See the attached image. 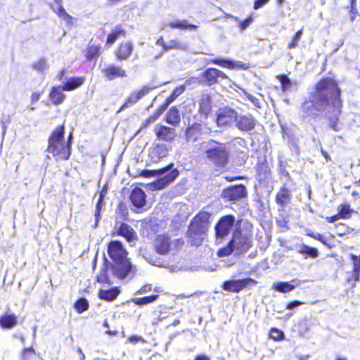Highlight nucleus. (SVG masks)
Masks as SVG:
<instances>
[{"label":"nucleus","mask_w":360,"mask_h":360,"mask_svg":"<svg viewBox=\"0 0 360 360\" xmlns=\"http://www.w3.org/2000/svg\"><path fill=\"white\" fill-rule=\"evenodd\" d=\"M158 297V295H153L144 297L134 298V299H133L132 301L134 303H135L137 305H145V304H148L149 303L155 302Z\"/></svg>","instance_id":"38"},{"label":"nucleus","mask_w":360,"mask_h":360,"mask_svg":"<svg viewBox=\"0 0 360 360\" xmlns=\"http://www.w3.org/2000/svg\"><path fill=\"white\" fill-rule=\"evenodd\" d=\"M340 218H341L340 215L338 213L337 214H335L334 216L327 217L326 220L328 222L333 223V222L338 221V219H340Z\"/></svg>","instance_id":"58"},{"label":"nucleus","mask_w":360,"mask_h":360,"mask_svg":"<svg viewBox=\"0 0 360 360\" xmlns=\"http://www.w3.org/2000/svg\"><path fill=\"white\" fill-rule=\"evenodd\" d=\"M350 258L353 262V269L360 271V259H359V257L354 254H350Z\"/></svg>","instance_id":"50"},{"label":"nucleus","mask_w":360,"mask_h":360,"mask_svg":"<svg viewBox=\"0 0 360 360\" xmlns=\"http://www.w3.org/2000/svg\"><path fill=\"white\" fill-rule=\"evenodd\" d=\"M103 205V200H98V202L96 206V211H95V218H96V225L97 224L99 219H100V212L102 209Z\"/></svg>","instance_id":"48"},{"label":"nucleus","mask_w":360,"mask_h":360,"mask_svg":"<svg viewBox=\"0 0 360 360\" xmlns=\"http://www.w3.org/2000/svg\"><path fill=\"white\" fill-rule=\"evenodd\" d=\"M66 73V70L65 69H63L61 71H60L58 72V74L56 75V78L59 80V81H61L63 82V77L65 76Z\"/></svg>","instance_id":"59"},{"label":"nucleus","mask_w":360,"mask_h":360,"mask_svg":"<svg viewBox=\"0 0 360 360\" xmlns=\"http://www.w3.org/2000/svg\"><path fill=\"white\" fill-rule=\"evenodd\" d=\"M235 19L239 22V27L241 31L245 30L253 21V18L252 17H249L244 21H240L238 18H235Z\"/></svg>","instance_id":"47"},{"label":"nucleus","mask_w":360,"mask_h":360,"mask_svg":"<svg viewBox=\"0 0 360 360\" xmlns=\"http://www.w3.org/2000/svg\"><path fill=\"white\" fill-rule=\"evenodd\" d=\"M120 294V290L117 287L112 288L109 290H101L98 296L101 299L106 301H112L117 298Z\"/></svg>","instance_id":"32"},{"label":"nucleus","mask_w":360,"mask_h":360,"mask_svg":"<svg viewBox=\"0 0 360 360\" xmlns=\"http://www.w3.org/2000/svg\"><path fill=\"white\" fill-rule=\"evenodd\" d=\"M301 283L300 280L293 279L290 282H277L273 284L272 288L278 292L286 293L294 290Z\"/></svg>","instance_id":"22"},{"label":"nucleus","mask_w":360,"mask_h":360,"mask_svg":"<svg viewBox=\"0 0 360 360\" xmlns=\"http://www.w3.org/2000/svg\"><path fill=\"white\" fill-rule=\"evenodd\" d=\"M118 234L124 237L129 242L136 238V234L134 229L127 224H122L118 229Z\"/></svg>","instance_id":"29"},{"label":"nucleus","mask_w":360,"mask_h":360,"mask_svg":"<svg viewBox=\"0 0 360 360\" xmlns=\"http://www.w3.org/2000/svg\"><path fill=\"white\" fill-rule=\"evenodd\" d=\"M63 91H64L61 85L55 86L51 88L49 99L54 105H58L64 102L66 96Z\"/></svg>","instance_id":"25"},{"label":"nucleus","mask_w":360,"mask_h":360,"mask_svg":"<svg viewBox=\"0 0 360 360\" xmlns=\"http://www.w3.org/2000/svg\"><path fill=\"white\" fill-rule=\"evenodd\" d=\"M350 12L353 15L351 17V20H352V21H353L355 18V15L358 13L357 8H356V5H351Z\"/></svg>","instance_id":"60"},{"label":"nucleus","mask_w":360,"mask_h":360,"mask_svg":"<svg viewBox=\"0 0 360 360\" xmlns=\"http://www.w3.org/2000/svg\"><path fill=\"white\" fill-rule=\"evenodd\" d=\"M133 44L129 41L122 42L117 52V57L119 60H126L131 55L133 51Z\"/></svg>","instance_id":"27"},{"label":"nucleus","mask_w":360,"mask_h":360,"mask_svg":"<svg viewBox=\"0 0 360 360\" xmlns=\"http://www.w3.org/2000/svg\"><path fill=\"white\" fill-rule=\"evenodd\" d=\"M156 44L158 45V46H162L164 51H165V47L167 46V43L165 42V41H164V39H163V38L162 37H160L157 40Z\"/></svg>","instance_id":"64"},{"label":"nucleus","mask_w":360,"mask_h":360,"mask_svg":"<svg viewBox=\"0 0 360 360\" xmlns=\"http://www.w3.org/2000/svg\"><path fill=\"white\" fill-rule=\"evenodd\" d=\"M130 200L133 205L141 208L146 205V194L140 188H135L130 195Z\"/></svg>","instance_id":"23"},{"label":"nucleus","mask_w":360,"mask_h":360,"mask_svg":"<svg viewBox=\"0 0 360 360\" xmlns=\"http://www.w3.org/2000/svg\"><path fill=\"white\" fill-rule=\"evenodd\" d=\"M238 112L231 108H219L217 112L216 123L219 128H226L235 124Z\"/></svg>","instance_id":"9"},{"label":"nucleus","mask_w":360,"mask_h":360,"mask_svg":"<svg viewBox=\"0 0 360 360\" xmlns=\"http://www.w3.org/2000/svg\"><path fill=\"white\" fill-rule=\"evenodd\" d=\"M302 304H303V302H302L300 301H297V300L296 301H293V302H289L287 304L286 308L288 309H293L295 307L302 305Z\"/></svg>","instance_id":"55"},{"label":"nucleus","mask_w":360,"mask_h":360,"mask_svg":"<svg viewBox=\"0 0 360 360\" xmlns=\"http://www.w3.org/2000/svg\"><path fill=\"white\" fill-rule=\"evenodd\" d=\"M269 1V0H256L254 4V8L257 10L266 4Z\"/></svg>","instance_id":"52"},{"label":"nucleus","mask_w":360,"mask_h":360,"mask_svg":"<svg viewBox=\"0 0 360 360\" xmlns=\"http://www.w3.org/2000/svg\"><path fill=\"white\" fill-rule=\"evenodd\" d=\"M281 82L282 85H283L284 87H285V86H288V85H290V79H289L287 76H285V75H283V76L281 77Z\"/></svg>","instance_id":"57"},{"label":"nucleus","mask_w":360,"mask_h":360,"mask_svg":"<svg viewBox=\"0 0 360 360\" xmlns=\"http://www.w3.org/2000/svg\"><path fill=\"white\" fill-rule=\"evenodd\" d=\"M181 120L179 110L175 107H172L166 115V121L168 124L174 127L177 126Z\"/></svg>","instance_id":"31"},{"label":"nucleus","mask_w":360,"mask_h":360,"mask_svg":"<svg viewBox=\"0 0 360 360\" xmlns=\"http://www.w3.org/2000/svg\"><path fill=\"white\" fill-rule=\"evenodd\" d=\"M17 323V317L15 315H4L0 317V325L4 328H11Z\"/></svg>","instance_id":"34"},{"label":"nucleus","mask_w":360,"mask_h":360,"mask_svg":"<svg viewBox=\"0 0 360 360\" xmlns=\"http://www.w3.org/2000/svg\"><path fill=\"white\" fill-rule=\"evenodd\" d=\"M108 252L115 262L113 271L118 278H123L130 274H134V267L127 259V252L120 242H110L108 245Z\"/></svg>","instance_id":"2"},{"label":"nucleus","mask_w":360,"mask_h":360,"mask_svg":"<svg viewBox=\"0 0 360 360\" xmlns=\"http://www.w3.org/2000/svg\"><path fill=\"white\" fill-rule=\"evenodd\" d=\"M184 243L181 239H174L167 235H158L154 241L156 252L160 255H166L173 248H177L178 245Z\"/></svg>","instance_id":"8"},{"label":"nucleus","mask_w":360,"mask_h":360,"mask_svg":"<svg viewBox=\"0 0 360 360\" xmlns=\"http://www.w3.org/2000/svg\"><path fill=\"white\" fill-rule=\"evenodd\" d=\"M202 77L205 79L209 86L213 85L218 82V79H227L228 77L222 71L216 68H208L202 73Z\"/></svg>","instance_id":"18"},{"label":"nucleus","mask_w":360,"mask_h":360,"mask_svg":"<svg viewBox=\"0 0 360 360\" xmlns=\"http://www.w3.org/2000/svg\"><path fill=\"white\" fill-rule=\"evenodd\" d=\"M155 121V116H150L145 120L141 124V129L146 127L148 124Z\"/></svg>","instance_id":"56"},{"label":"nucleus","mask_w":360,"mask_h":360,"mask_svg":"<svg viewBox=\"0 0 360 360\" xmlns=\"http://www.w3.org/2000/svg\"><path fill=\"white\" fill-rule=\"evenodd\" d=\"M340 90L337 83L332 79H321L311 93L309 100L302 104L303 112L307 116H316L319 112L326 110L330 104L339 107Z\"/></svg>","instance_id":"1"},{"label":"nucleus","mask_w":360,"mask_h":360,"mask_svg":"<svg viewBox=\"0 0 360 360\" xmlns=\"http://www.w3.org/2000/svg\"><path fill=\"white\" fill-rule=\"evenodd\" d=\"M169 152V148L165 143H157L153 145L149 152V157L151 162L157 163L165 158Z\"/></svg>","instance_id":"16"},{"label":"nucleus","mask_w":360,"mask_h":360,"mask_svg":"<svg viewBox=\"0 0 360 360\" xmlns=\"http://www.w3.org/2000/svg\"><path fill=\"white\" fill-rule=\"evenodd\" d=\"M85 81L83 77H69L63 81L62 87L64 91H73L81 86Z\"/></svg>","instance_id":"24"},{"label":"nucleus","mask_w":360,"mask_h":360,"mask_svg":"<svg viewBox=\"0 0 360 360\" xmlns=\"http://www.w3.org/2000/svg\"><path fill=\"white\" fill-rule=\"evenodd\" d=\"M287 222L288 221L285 219H278L276 221L278 226L283 228L286 227Z\"/></svg>","instance_id":"62"},{"label":"nucleus","mask_w":360,"mask_h":360,"mask_svg":"<svg viewBox=\"0 0 360 360\" xmlns=\"http://www.w3.org/2000/svg\"><path fill=\"white\" fill-rule=\"evenodd\" d=\"M336 233L339 236H344L352 233L354 229L346 226L345 224H340L336 225Z\"/></svg>","instance_id":"43"},{"label":"nucleus","mask_w":360,"mask_h":360,"mask_svg":"<svg viewBox=\"0 0 360 360\" xmlns=\"http://www.w3.org/2000/svg\"><path fill=\"white\" fill-rule=\"evenodd\" d=\"M153 87L144 86L141 90L133 91L127 98L126 102L122 105L120 110H123L136 104L140 99L147 95Z\"/></svg>","instance_id":"14"},{"label":"nucleus","mask_w":360,"mask_h":360,"mask_svg":"<svg viewBox=\"0 0 360 360\" xmlns=\"http://www.w3.org/2000/svg\"><path fill=\"white\" fill-rule=\"evenodd\" d=\"M212 110L211 97L207 94H203L199 101V112L200 115L207 117Z\"/></svg>","instance_id":"26"},{"label":"nucleus","mask_w":360,"mask_h":360,"mask_svg":"<svg viewBox=\"0 0 360 360\" xmlns=\"http://www.w3.org/2000/svg\"><path fill=\"white\" fill-rule=\"evenodd\" d=\"M256 124V120L250 114L237 115L235 126L241 131H250L252 130Z\"/></svg>","instance_id":"13"},{"label":"nucleus","mask_w":360,"mask_h":360,"mask_svg":"<svg viewBox=\"0 0 360 360\" xmlns=\"http://www.w3.org/2000/svg\"><path fill=\"white\" fill-rule=\"evenodd\" d=\"M35 355V352L32 347L23 349L21 356V360H32Z\"/></svg>","instance_id":"44"},{"label":"nucleus","mask_w":360,"mask_h":360,"mask_svg":"<svg viewBox=\"0 0 360 360\" xmlns=\"http://www.w3.org/2000/svg\"><path fill=\"white\" fill-rule=\"evenodd\" d=\"M75 307L77 309V312L82 313L84 311L87 310L89 307V302L86 299L81 298L76 302Z\"/></svg>","instance_id":"41"},{"label":"nucleus","mask_w":360,"mask_h":360,"mask_svg":"<svg viewBox=\"0 0 360 360\" xmlns=\"http://www.w3.org/2000/svg\"><path fill=\"white\" fill-rule=\"evenodd\" d=\"M257 172L258 175L260 176L262 174L265 175L268 172V167L266 163H259L257 165Z\"/></svg>","instance_id":"49"},{"label":"nucleus","mask_w":360,"mask_h":360,"mask_svg":"<svg viewBox=\"0 0 360 360\" xmlns=\"http://www.w3.org/2000/svg\"><path fill=\"white\" fill-rule=\"evenodd\" d=\"M174 165L172 163L168 166L156 170L143 169L141 172V176L144 177H150L155 176H163L153 182L150 186L154 190H160L167 186L169 183L173 181L179 175V171L173 169Z\"/></svg>","instance_id":"6"},{"label":"nucleus","mask_w":360,"mask_h":360,"mask_svg":"<svg viewBox=\"0 0 360 360\" xmlns=\"http://www.w3.org/2000/svg\"><path fill=\"white\" fill-rule=\"evenodd\" d=\"M235 222V217L226 215L221 217L215 226L216 236L217 238H224L229 233Z\"/></svg>","instance_id":"12"},{"label":"nucleus","mask_w":360,"mask_h":360,"mask_svg":"<svg viewBox=\"0 0 360 360\" xmlns=\"http://www.w3.org/2000/svg\"><path fill=\"white\" fill-rule=\"evenodd\" d=\"M298 252L302 255H306L311 257L315 258L318 256V250L315 248L309 247L307 245L302 244L300 245Z\"/></svg>","instance_id":"35"},{"label":"nucleus","mask_w":360,"mask_h":360,"mask_svg":"<svg viewBox=\"0 0 360 360\" xmlns=\"http://www.w3.org/2000/svg\"><path fill=\"white\" fill-rule=\"evenodd\" d=\"M202 134V124L194 123L188 127L185 131L186 139L188 142H195L198 140Z\"/></svg>","instance_id":"20"},{"label":"nucleus","mask_w":360,"mask_h":360,"mask_svg":"<svg viewBox=\"0 0 360 360\" xmlns=\"http://www.w3.org/2000/svg\"><path fill=\"white\" fill-rule=\"evenodd\" d=\"M126 31L121 25L115 26L108 34L106 40L108 44H112L120 37H125Z\"/></svg>","instance_id":"30"},{"label":"nucleus","mask_w":360,"mask_h":360,"mask_svg":"<svg viewBox=\"0 0 360 360\" xmlns=\"http://www.w3.org/2000/svg\"><path fill=\"white\" fill-rule=\"evenodd\" d=\"M206 159L217 167H224L229 162V147L227 143L210 139L202 143L200 147Z\"/></svg>","instance_id":"4"},{"label":"nucleus","mask_w":360,"mask_h":360,"mask_svg":"<svg viewBox=\"0 0 360 360\" xmlns=\"http://www.w3.org/2000/svg\"><path fill=\"white\" fill-rule=\"evenodd\" d=\"M338 210L340 217L343 219H349L351 217V214L354 212L348 204L340 205Z\"/></svg>","instance_id":"37"},{"label":"nucleus","mask_w":360,"mask_h":360,"mask_svg":"<svg viewBox=\"0 0 360 360\" xmlns=\"http://www.w3.org/2000/svg\"><path fill=\"white\" fill-rule=\"evenodd\" d=\"M155 133L159 140L166 142L172 141L176 136L174 128L160 124L155 126Z\"/></svg>","instance_id":"15"},{"label":"nucleus","mask_w":360,"mask_h":360,"mask_svg":"<svg viewBox=\"0 0 360 360\" xmlns=\"http://www.w3.org/2000/svg\"><path fill=\"white\" fill-rule=\"evenodd\" d=\"M72 134H70L67 142L64 139V127H57L49 139V145L46 149L48 153L52 154L56 160L69 159L71 154Z\"/></svg>","instance_id":"3"},{"label":"nucleus","mask_w":360,"mask_h":360,"mask_svg":"<svg viewBox=\"0 0 360 360\" xmlns=\"http://www.w3.org/2000/svg\"><path fill=\"white\" fill-rule=\"evenodd\" d=\"M302 34H303L302 30H300L299 31H297L296 32V34L292 37L291 41L288 44V48L289 49L295 48L297 46Z\"/></svg>","instance_id":"42"},{"label":"nucleus","mask_w":360,"mask_h":360,"mask_svg":"<svg viewBox=\"0 0 360 360\" xmlns=\"http://www.w3.org/2000/svg\"><path fill=\"white\" fill-rule=\"evenodd\" d=\"M252 246V241L250 237L243 236L240 231H235L231 240L229 244L220 250L217 255L219 257H224L235 252L239 255L246 252Z\"/></svg>","instance_id":"7"},{"label":"nucleus","mask_w":360,"mask_h":360,"mask_svg":"<svg viewBox=\"0 0 360 360\" xmlns=\"http://www.w3.org/2000/svg\"><path fill=\"white\" fill-rule=\"evenodd\" d=\"M34 68L39 72H43L48 68L47 62L44 58L40 59L33 65Z\"/></svg>","instance_id":"45"},{"label":"nucleus","mask_w":360,"mask_h":360,"mask_svg":"<svg viewBox=\"0 0 360 360\" xmlns=\"http://www.w3.org/2000/svg\"><path fill=\"white\" fill-rule=\"evenodd\" d=\"M185 90V87L184 86H179L176 88V89L174 91L172 97L173 98H175L178 97L180 94H181Z\"/></svg>","instance_id":"54"},{"label":"nucleus","mask_w":360,"mask_h":360,"mask_svg":"<svg viewBox=\"0 0 360 360\" xmlns=\"http://www.w3.org/2000/svg\"><path fill=\"white\" fill-rule=\"evenodd\" d=\"M40 96H41L40 93L35 92V93L32 94V95L31 96L32 103L37 102L40 98Z\"/></svg>","instance_id":"61"},{"label":"nucleus","mask_w":360,"mask_h":360,"mask_svg":"<svg viewBox=\"0 0 360 360\" xmlns=\"http://www.w3.org/2000/svg\"><path fill=\"white\" fill-rule=\"evenodd\" d=\"M102 72L109 80H113L117 77H125L126 72L120 66L108 65L102 69Z\"/></svg>","instance_id":"19"},{"label":"nucleus","mask_w":360,"mask_h":360,"mask_svg":"<svg viewBox=\"0 0 360 360\" xmlns=\"http://www.w3.org/2000/svg\"><path fill=\"white\" fill-rule=\"evenodd\" d=\"M256 281L250 278L241 280H230L223 283L222 288L229 292H238L248 285L256 284Z\"/></svg>","instance_id":"11"},{"label":"nucleus","mask_w":360,"mask_h":360,"mask_svg":"<svg viewBox=\"0 0 360 360\" xmlns=\"http://www.w3.org/2000/svg\"><path fill=\"white\" fill-rule=\"evenodd\" d=\"M100 54V46L91 45L88 47L86 51V57L88 59L97 58Z\"/></svg>","instance_id":"40"},{"label":"nucleus","mask_w":360,"mask_h":360,"mask_svg":"<svg viewBox=\"0 0 360 360\" xmlns=\"http://www.w3.org/2000/svg\"><path fill=\"white\" fill-rule=\"evenodd\" d=\"M308 236H311V238H314V239H316L322 243H325V238L323 236H322L321 234L319 233H307Z\"/></svg>","instance_id":"51"},{"label":"nucleus","mask_w":360,"mask_h":360,"mask_svg":"<svg viewBox=\"0 0 360 360\" xmlns=\"http://www.w3.org/2000/svg\"><path fill=\"white\" fill-rule=\"evenodd\" d=\"M152 290V285L151 284H146L143 285L138 292L139 294H145L148 293Z\"/></svg>","instance_id":"53"},{"label":"nucleus","mask_w":360,"mask_h":360,"mask_svg":"<svg viewBox=\"0 0 360 360\" xmlns=\"http://www.w3.org/2000/svg\"><path fill=\"white\" fill-rule=\"evenodd\" d=\"M270 337L275 340H279L283 339L284 334L278 329L272 328L270 331Z\"/></svg>","instance_id":"46"},{"label":"nucleus","mask_w":360,"mask_h":360,"mask_svg":"<svg viewBox=\"0 0 360 360\" xmlns=\"http://www.w3.org/2000/svg\"><path fill=\"white\" fill-rule=\"evenodd\" d=\"M168 25L172 29H178L181 30H196L198 27V25L188 23L186 20H174L168 22Z\"/></svg>","instance_id":"28"},{"label":"nucleus","mask_w":360,"mask_h":360,"mask_svg":"<svg viewBox=\"0 0 360 360\" xmlns=\"http://www.w3.org/2000/svg\"><path fill=\"white\" fill-rule=\"evenodd\" d=\"M188 49V44L185 41H179L177 39H172L167 43L165 47V51H168L171 49H176L180 51H187Z\"/></svg>","instance_id":"33"},{"label":"nucleus","mask_w":360,"mask_h":360,"mask_svg":"<svg viewBox=\"0 0 360 360\" xmlns=\"http://www.w3.org/2000/svg\"><path fill=\"white\" fill-rule=\"evenodd\" d=\"M276 202L278 205V211L284 210L291 200V192L284 184L276 195Z\"/></svg>","instance_id":"17"},{"label":"nucleus","mask_w":360,"mask_h":360,"mask_svg":"<svg viewBox=\"0 0 360 360\" xmlns=\"http://www.w3.org/2000/svg\"><path fill=\"white\" fill-rule=\"evenodd\" d=\"M247 98L255 105H257L259 103V101L257 98L251 96L249 94H246Z\"/></svg>","instance_id":"63"},{"label":"nucleus","mask_w":360,"mask_h":360,"mask_svg":"<svg viewBox=\"0 0 360 360\" xmlns=\"http://www.w3.org/2000/svg\"><path fill=\"white\" fill-rule=\"evenodd\" d=\"M98 283L111 284L110 280L108 276V264L105 263L103 267L100 270L97 276Z\"/></svg>","instance_id":"36"},{"label":"nucleus","mask_w":360,"mask_h":360,"mask_svg":"<svg viewBox=\"0 0 360 360\" xmlns=\"http://www.w3.org/2000/svg\"><path fill=\"white\" fill-rule=\"evenodd\" d=\"M210 63L221 65L222 67H226L229 69H243L246 70L249 68V65L247 63H243L242 62H234L231 60L229 59H223V58H217V59H212L210 61Z\"/></svg>","instance_id":"21"},{"label":"nucleus","mask_w":360,"mask_h":360,"mask_svg":"<svg viewBox=\"0 0 360 360\" xmlns=\"http://www.w3.org/2000/svg\"><path fill=\"white\" fill-rule=\"evenodd\" d=\"M53 11L58 14L59 18H62L68 24L72 23V18L65 11L63 6L57 7V8H53Z\"/></svg>","instance_id":"39"},{"label":"nucleus","mask_w":360,"mask_h":360,"mask_svg":"<svg viewBox=\"0 0 360 360\" xmlns=\"http://www.w3.org/2000/svg\"><path fill=\"white\" fill-rule=\"evenodd\" d=\"M210 214L207 212H200L191 221L187 234L193 245L198 246L205 238L210 226Z\"/></svg>","instance_id":"5"},{"label":"nucleus","mask_w":360,"mask_h":360,"mask_svg":"<svg viewBox=\"0 0 360 360\" xmlns=\"http://www.w3.org/2000/svg\"><path fill=\"white\" fill-rule=\"evenodd\" d=\"M246 188L243 184H238L225 188L221 193L222 198L228 201H237L246 196Z\"/></svg>","instance_id":"10"}]
</instances>
